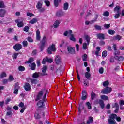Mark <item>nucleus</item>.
Masks as SVG:
<instances>
[{"label":"nucleus","instance_id":"f03ea898","mask_svg":"<svg viewBox=\"0 0 124 124\" xmlns=\"http://www.w3.org/2000/svg\"><path fill=\"white\" fill-rule=\"evenodd\" d=\"M114 11L117 13L114 15L115 19H119L121 14V7L120 6H116L114 9Z\"/></svg>","mask_w":124,"mask_h":124},{"label":"nucleus","instance_id":"aec40b11","mask_svg":"<svg viewBox=\"0 0 124 124\" xmlns=\"http://www.w3.org/2000/svg\"><path fill=\"white\" fill-rule=\"evenodd\" d=\"M37 105L38 106L39 108H41L42 107H43V106H44V101H42V100H40Z\"/></svg>","mask_w":124,"mask_h":124},{"label":"nucleus","instance_id":"4be33fe9","mask_svg":"<svg viewBox=\"0 0 124 124\" xmlns=\"http://www.w3.org/2000/svg\"><path fill=\"white\" fill-rule=\"evenodd\" d=\"M62 0H54V5L55 7L59 6V3H61Z\"/></svg>","mask_w":124,"mask_h":124},{"label":"nucleus","instance_id":"ea45409f","mask_svg":"<svg viewBox=\"0 0 124 124\" xmlns=\"http://www.w3.org/2000/svg\"><path fill=\"white\" fill-rule=\"evenodd\" d=\"M108 32L110 35H114V34L115 33V31L112 29L108 30Z\"/></svg>","mask_w":124,"mask_h":124},{"label":"nucleus","instance_id":"6ab92c4d","mask_svg":"<svg viewBox=\"0 0 124 124\" xmlns=\"http://www.w3.org/2000/svg\"><path fill=\"white\" fill-rule=\"evenodd\" d=\"M5 13H6V11L4 9H1L0 12V17L1 18H3L4 17V16L5 15Z\"/></svg>","mask_w":124,"mask_h":124},{"label":"nucleus","instance_id":"0eeeda50","mask_svg":"<svg viewBox=\"0 0 124 124\" xmlns=\"http://www.w3.org/2000/svg\"><path fill=\"white\" fill-rule=\"evenodd\" d=\"M19 89H20V86H19V82H16L14 87V94H18V92H19Z\"/></svg>","mask_w":124,"mask_h":124},{"label":"nucleus","instance_id":"5fc2aeb1","mask_svg":"<svg viewBox=\"0 0 124 124\" xmlns=\"http://www.w3.org/2000/svg\"><path fill=\"white\" fill-rule=\"evenodd\" d=\"M27 16H28V17H34V14L28 12L27 13Z\"/></svg>","mask_w":124,"mask_h":124},{"label":"nucleus","instance_id":"69168bd1","mask_svg":"<svg viewBox=\"0 0 124 124\" xmlns=\"http://www.w3.org/2000/svg\"><path fill=\"white\" fill-rule=\"evenodd\" d=\"M104 27L105 28V29H109L110 28V24H104Z\"/></svg>","mask_w":124,"mask_h":124},{"label":"nucleus","instance_id":"bb28decb","mask_svg":"<svg viewBox=\"0 0 124 124\" xmlns=\"http://www.w3.org/2000/svg\"><path fill=\"white\" fill-rule=\"evenodd\" d=\"M40 74V73H39V72L34 73L32 75V78H34V79H37V78H38V77H39Z\"/></svg>","mask_w":124,"mask_h":124},{"label":"nucleus","instance_id":"a211bd4d","mask_svg":"<svg viewBox=\"0 0 124 124\" xmlns=\"http://www.w3.org/2000/svg\"><path fill=\"white\" fill-rule=\"evenodd\" d=\"M85 77L87 79V80H91L92 78V76L91 75V73L89 72H86L85 73Z\"/></svg>","mask_w":124,"mask_h":124},{"label":"nucleus","instance_id":"4c0bfd02","mask_svg":"<svg viewBox=\"0 0 124 124\" xmlns=\"http://www.w3.org/2000/svg\"><path fill=\"white\" fill-rule=\"evenodd\" d=\"M103 15V16H104V17H109V15H110V13L106 11L104 12Z\"/></svg>","mask_w":124,"mask_h":124},{"label":"nucleus","instance_id":"c9c22d12","mask_svg":"<svg viewBox=\"0 0 124 124\" xmlns=\"http://www.w3.org/2000/svg\"><path fill=\"white\" fill-rule=\"evenodd\" d=\"M88 46H89V45H88V43H84L82 46V49H83V50H87Z\"/></svg>","mask_w":124,"mask_h":124},{"label":"nucleus","instance_id":"13d9d810","mask_svg":"<svg viewBox=\"0 0 124 124\" xmlns=\"http://www.w3.org/2000/svg\"><path fill=\"white\" fill-rule=\"evenodd\" d=\"M23 47H27L28 46V42L27 41H24L22 42Z\"/></svg>","mask_w":124,"mask_h":124},{"label":"nucleus","instance_id":"6e6d98bb","mask_svg":"<svg viewBox=\"0 0 124 124\" xmlns=\"http://www.w3.org/2000/svg\"><path fill=\"white\" fill-rule=\"evenodd\" d=\"M102 55L103 58H105L107 56V51L106 50L103 51Z\"/></svg>","mask_w":124,"mask_h":124},{"label":"nucleus","instance_id":"4468645a","mask_svg":"<svg viewBox=\"0 0 124 124\" xmlns=\"http://www.w3.org/2000/svg\"><path fill=\"white\" fill-rule=\"evenodd\" d=\"M64 15V12L62 10H60L56 13L57 17H62Z\"/></svg>","mask_w":124,"mask_h":124},{"label":"nucleus","instance_id":"a19ab883","mask_svg":"<svg viewBox=\"0 0 124 124\" xmlns=\"http://www.w3.org/2000/svg\"><path fill=\"white\" fill-rule=\"evenodd\" d=\"M82 61H83V62H87V60L88 59V55H87L86 54H84L82 57Z\"/></svg>","mask_w":124,"mask_h":124},{"label":"nucleus","instance_id":"338daca9","mask_svg":"<svg viewBox=\"0 0 124 124\" xmlns=\"http://www.w3.org/2000/svg\"><path fill=\"white\" fill-rule=\"evenodd\" d=\"M39 12L43 13L45 11V8L41 7L40 9H38Z\"/></svg>","mask_w":124,"mask_h":124},{"label":"nucleus","instance_id":"603ef678","mask_svg":"<svg viewBox=\"0 0 124 124\" xmlns=\"http://www.w3.org/2000/svg\"><path fill=\"white\" fill-rule=\"evenodd\" d=\"M55 61L56 64H60V63L61 62V59L59 58V57L57 56V58L55 59Z\"/></svg>","mask_w":124,"mask_h":124},{"label":"nucleus","instance_id":"6e6552de","mask_svg":"<svg viewBox=\"0 0 124 124\" xmlns=\"http://www.w3.org/2000/svg\"><path fill=\"white\" fill-rule=\"evenodd\" d=\"M67 49L69 54H71V55L75 54V47L74 46H68Z\"/></svg>","mask_w":124,"mask_h":124},{"label":"nucleus","instance_id":"1a4fd4ad","mask_svg":"<svg viewBox=\"0 0 124 124\" xmlns=\"http://www.w3.org/2000/svg\"><path fill=\"white\" fill-rule=\"evenodd\" d=\"M22 45L21 44H16L15 45L13 46V49L15 51H20L22 49Z\"/></svg>","mask_w":124,"mask_h":124},{"label":"nucleus","instance_id":"2f4dec72","mask_svg":"<svg viewBox=\"0 0 124 124\" xmlns=\"http://www.w3.org/2000/svg\"><path fill=\"white\" fill-rule=\"evenodd\" d=\"M94 27L95 30H97V31H101L102 30V27L100 25L95 24L94 25Z\"/></svg>","mask_w":124,"mask_h":124},{"label":"nucleus","instance_id":"39448f33","mask_svg":"<svg viewBox=\"0 0 124 124\" xmlns=\"http://www.w3.org/2000/svg\"><path fill=\"white\" fill-rule=\"evenodd\" d=\"M112 92V88L107 86L105 88H104L101 91V93L103 94H108V93H110Z\"/></svg>","mask_w":124,"mask_h":124},{"label":"nucleus","instance_id":"864d4df0","mask_svg":"<svg viewBox=\"0 0 124 124\" xmlns=\"http://www.w3.org/2000/svg\"><path fill=\"white\" fill-rule=\"evenodd\" d=\"M29 30H30V28L28 26H25L24 28L23 29V31H25V32H28Z\"/></svg>","mask_w":124,"mask_h":124},{"label":"nucleus","instance_id":"f3484780","mask_svg":"<svg viewBox=\"0 0 124 124\" xmlns=\"http://www.w3.org/2000/svg\"><path fill=\"white\" fill-rule=\"evenodd\" d=\"M36 34V38L38 41H39L40 40V38H41V37L40 36V31H39V29L37 30Z\"/></svg>","mask_w":124,"mask_h":124},{"label":"nucleus","instance_id":"f8f14e48","mask_svg":"<svg viewBox=\"0 0 124 124\" xmlns=\"http://www.w3.org/2000/svg\"><path fill=\"white\" fill-rule=\"evenodd\" d=\"M24 88L25 91L29 92V91H31V84L28 82H26L24 85Z\"/></svg>","mask_w":124,"mask_h":124},{"label":"nucleus","instance_id":"393cba45","mask_svg":"<svg viewBox=\"0 0 124 124\" xmlns=\"http://www.w3.org/2000/svg\"><path fill=\"white\" fill-rule=\"evenodd\" d=\"M93 117L90 116L89 120L86 122V124H93Z\"/></svg>","mask_w":124,"mask_h":124},{"label":"nucleus","instance_id":"3c124183","mask_svg":"<svg viewBox=\"0 0 124 124\" xmlns=\"http://www.w3.org/2000/svg\"><path fill=\"white\" fill-rule=\"evenodd\" d=\"M47 71V66H44L42 68V72L43 73H45Z\"/></svg>","mask_w":124,"mask_h":124},{"label":"nucleus","instance_id":"423d86ee","mask_svg":"<svg viewBox=\"0 0 124 124\" xmlns=\"http://www.w3.org/2000/svg\"><path fill=\"white\" fill-rule=\"evenodd\" d=\"M94 104H99L101 109H104V107L105 106V104H104V101L102 99H96V100L94 101Z\"/></svg>","mask_w":124,"mask_h":124},{"label":"nucleus","instance_id":"8fccbe9b","mask_svg":"<svg viewBox=\"0 0 124 124\" xmlns=\"http://www.w3.org/2000/svg\"><path fill=\"white\" fill-rule=\"evenodd\" d=\"M46 61L47 62H49V63H52V62H53V60L51 58H46Z\"/></svg>","mask_w":124,"mask_h":124},{"label":"nucleus","instance_id":"72a5a7b5","mask_svg":"<svg viewBox=\"0 0 124 124\" xmlns=\"http://www.w3.org/2000/svg\"><path fill=\"white\" fill-rule=\"evenodd\" d=\"M33 61H34L33 58L31 57L29 59L28 61L25 62V63H27L28 64L30 63H31V62H33Z\"/></svg>","mask_w":124,"mask_h":124},{"label":"nucleus","instance_id":"5701e85b","mask_svg":"<svg viewBox=\"0 0 124 124\" xmlns=\"http://www.w3.org/2000/svg\"><path fill=\"white\" fill-rule=\"evenodd\" d=\"M85 39L88 43V45H89L90 42H91V37L88 35H85Z\"/></svg>","mask_w":124,"mask_h":124},{"label":"nucleus","instance_id":"dca6fc26","mask_svg":"<svg viewBox=\"0 0 124 124\" xmlns=\"http://www.w3.org/2000/svg\"><path fill=\"white\" fill-rule=\"evenodd\" d=\"M97 37L98 39H102V40L105 39V35L104 33H99L97 35Z\"/></svg>","mask_w":124,"mask_h":124},{"label":"nucleus","instance_id":"a878e982","mask_svg":"<svg viewBox=\"0 0 124 124\" xmlns=\"http://www.w3.org/2000/svg\"><path fill=\"white\" fill-rule=\"evenodd\" d=\"M31 84H34V85H36L37 83H38V81L37 79H35L34 78H30Z\"/></svg>","mask_w":124,"mask_h":124},{"label":"nucleus","instance_id":"de8ad7c7","mask_svg":"<svg viewBox=\"0 0 124 124\" xmlns=\"http://www.w3.org/2000/svg\"><path fill=\"white\" fill-rule=\"evenodd\" d=\"M103 87H107V86H109V81L106 80L103 83Z\"/></svg>","mask_w":124,"mask_h":124},{"label":"nucleus","instance_id":"052dcab7","mask_svg":"<svg viewBox=\"0 0 124 124\" xmlns=\"http://www.w3.org/2000/svg\"><path fill=\"white\" fill-rule=\"evenodd\" d=\"M97 18H98V15L96 14L95 15V18L94 19L91 21L92 23H94V22H96L97 20Z\"/></svg>","mask_w":124,"mask_h":124},{"label":"nucleus","instance_id":"58836bf2","mask_svg":"<svg viewBox=\"0 0 124 124\" xmlns=\"http://www.w3.org/2000/svg\"><path fill=\"white\" fill-rule=\"evenodd\" d=\"M68 3L67 2H65L63 4V9L64 10H67V9H68Z\"/></svg>","mask_w":124,"mask_h":124},{"label":"nucleus","instance_id":"c85d7f7f","mask_svg":"<svg viewBox=\"0 0 124 124\" xmlns=\"http://www.w3.org/2000/svg\"><path fill=\"white\" fill-rule=\"evenodd\" d=\"M101 100L106 101V100H109V97L105 95H102L101 96Z\"/></svg>","mask_w":124,"mask_h":124},{"label":"nucleus","instance_id":"0e129e2a","mask_svg":"<svg viewBox=\"0 0 124 124\" xmlns=\"http://www.w3.org/2000/svg\"><path fill=\"white\" fill-rule=\"evenodd\" d=\"M4 8V3L3 1H0V8Z\"/></svg>","mask_w":124,"mask_h":124},{"label":"nucleus","instance_id":"7c9ffc66","mask_svg":"<svg viewBox=\"0 0 124 124\" xmlns=\"http://www.w3.org/2000/svg\"><path fill=\"white\" fill-rule=\"evenodd\" d=\"M42 4H43L42 2H40V1L38 2L36 5V8L37 9H39L41 8V7H42Z\"/></svg>","mask_w":124,"mask_h":124},{"label":"nucleus","instance_id":"473e14b6","mask_svg":"<svg viewBox=\"0 0 124 124\" xmlns=\"http://www.w3.org/2000/svg\"><path fill=\"white\" fill-rule=\"evenodd\" d=\"M81 108H82V109H85V106H84V105H83V103H80L79 104V107L78 108V112L79 113H81V112H82V110H81Z\"/></svg>","mask_w":124,"mask_h":124},{"label":"nucleus","instance_id":"4d7b16f0","mask_svg":"<svg viewBox=\"0 0 124 124\" xmlns=\"http://www.w3.org/2000/svg\"><path fill=\"white\" fill-rule=\"evenodd\" d=\"M46 5V6H47V7H49V6H50V1L49 0H46L45 1H44Z\"/></svg>","mask_w":124,"mask_h":124},{"label":"nucleus","instance_id":"680f3d73","mask_svg":"<svg viewBox=\"0 0 124 124\" xmlns=\"http://www.w3.org/2000/svg\"><path fill=\"white\" fill-rule=\"evenodd\" d=\"M99 72L100 74H102L103 72H104V69L103 68V67H102L100 68L99 69Z\"/></svg>","mask_w":124,"mask_h":124},{"label":"nucleus","instance_id":"cd10ccee","mask_svg":"<svg viewBox=\"0 0 124 124\" xmlns=\"http://www.w3.org/2000/svg\"><path fill=\"white\" fill-rule=\"evenodd\" d=\"M113 40H118L120 41L122 39V36L119 35H117L114 36L113 38Z\"/></svg>","mask_w":124,"mask_h":124},{"label":"nucleus","instance_id":"20e7f679","mask_svg":"<svg viewBox=\"0 0 124 124\" xmlns=\"http://www.w3.org/2000/svg\"><path fill=\"white\" fill-rule=\"evenodd\" d=\"M46 43V36H44L40 42V44H41L40 46V52H42V51L44 50Z\"/></svg>","mask_w":124,"mask_h":124},{"label":"nucleus","instance_id":"f704fd0d","mask_svg":"<svg viewBox=\"0 0 124 124\" xmlns=\"http://www.w3.org/2000/svg\"><path fill=\"white\" fill-rule=\"evenodd\" d=\"M59 25H60V21L56 20L53 24V27L54 28H58V27H59Z\"/></svg>","mask_w":124,"mask_h":124},{"label":"nucleus","instance_id":"37998d69","mask_svg":"<svg viewBox=\"0 0 124 124\" xmlns=\"http://www.w3.org/2000/svg\"><path fill=\"white\" fill-rule=\"evenodd\" d=\"M34 116L35 119H36V120H38V119H40V118H41V116H40V115H39V113H35L34 114Z\"/></svg>","mask_w":124,"mask_h":124},{"label":"nucleus","instance_id":"c03bdc74","mask_svg":"<svg viewBox=\"0 0 124 124\" xmlns=\"http://www.w3.org/2000/svg\"><path fill=\"white\" fill-rule=\"evenodd\" d=\"M18 70L19 71H25V70H26V68H25V67L22 66H19L18 67Z\"/></svg>","mask_w":124,"mask_h":124},{"label":"nucleus","instance_id":"bf43d9fd","mask_svg":"<svg viewBox=\"0 0 124 124\" xmlns=\"http://www.w3.org/2000/svg\"><path fill=\"white\" fill-rule=\"evenodd\" d=\"M8 80L10 81V82H12V81H14V78H13V76L12 75H10L9 76Z\"/></svg>","mask_w":124,"mask_h":124},{"label":"nucleus","instance_id":"e433bc0d","mask_svg":"<svg viewBox=\"0 0 124 124\" xmlns=\"http://www.w3.org/2000/svg\"><path fill=\"white\" fill-rule=\"evenodd\" d=\"M17 27H18V28H22V27H24V22L23 21L17 22Z\"/></svg>","mask_w":124,"mask_h":124},{"label":"nucleus","instance_id":"c756f323","mask_svg":"<svg viewBox=\"0 0 124 124\" xmlns=\"http://www.w3.org/2000/svg\"><path fill=\"white\" fill-rule=\"evenodd\" d=\"M35 23H37V18H34L29 21L30 24H35Z\"/></svg>","mask_w":124,"mask_h":124},{"label":"nucleus","instance_id":"7ed1b4c3","mask_svg":"<svg viewBox=\"0 0 124 124\" xmlns=\"http://www.w3.org/2000/svg\"><path fill=\"white\" fill-rule=\"evenodd\" d=\"M57 48H56V45L52 44L48 47L47 52L48 54H52V52H56Z\"/></svg>","mask_w":124,"mask_h":124},{"label":"nucleus","instance_id":"a18cd8bd","mask_svg":"<svg viewBox=\"0 0 124 124\" xmlns=\"http://www.w3.org/2000/svg\"><path fill=\"white\" fill-rule=\"evenodd\" d=\"M86 106L88 107V108L89 110H91L92 109V105H91V103H90V102H87L86 103Z\"/></svg>","mask_w":124,"mask_h":124},{"label":"nucleus","instance_id":"ddd939ff","mask_svg":"<svg viewBox=\"0 0 124 124\" xmlns=\"http://www.w3.org/2000/svg\"><path fill=\"white\" fill-rule=\"evenodd\" d=\"M42 95H43V91H39L38 95H37L36 99L35 100V101H38V100H39V99H40V98H41V97L42 96Z\"/></svg>","mask_w":124,"mask_h":124},{"label":"nucleus","instance_id":"79ce46f5","mask_svg":"<svg viewBox=\"0 0 124 124\" xmlns=\"http://www.w3.org/2000/svg\"><path fill=\"white\" fill-rule=\"evenodd\" d=\"M70 40H71L72 41H74V42H75L76 41V38L74 37V35L71 34L70 37Z\"/></svg>","mask_w":124,"mask_h":124},{"label":"nucleus","instance_id":"774afa93","mask_svg":"<svg viewBox=\"0 0 124 124\" xmlns=\"http://www.w3.org/2000/svg\"><path fill=\"white\" fill-rule=\"evenodd\" d=\"M12 111H8L6 113V116H12Z\"/></svg>","mask_w":124,"mask_h":124},{"label":"nucleus","instance_id":"412c9836","mask_svg":"<svg viewBox=\"0 0 124 124\" xmlns=\"http://www.w3.org/2000/svg\"><path fill=\"white\" fill-rule=\"evenodd\" d=\"M29 67H30L31 70H35L36 68V64L35 63L33 62L31 64L29 65Z\"/></svg>","mask_w":124,"mask_h":124},{"label":"nucleus","instance_id":"b1692460","mask_svg":"<svg viewBox=\"0 0 124 124\" xmlns=\"http://www.w3.org/2000/svg\"><path fill=\"white\" fill-rule=\"evenodd\" d=\"M91 100H94V99L96 97V94L93 92V91H92L91 93Z\"/></svg>","mask_w":124,"mask_h":124},{"label":"nucleus","instance_id":"09e8293b","mask_svg":"<svg viewBox=\"0 0 124 124\" xmlns=\"http://www.w3.org/2000/svg\"><path fill=\"white\" fill-rule=\"evenodd\" d=\"M19 55V53H15L13 54V55H12V58L13 59H15L16 60V59H17V58H18V55Z\"/></svg>","mask_w":124,"mask_h":124},{"label":"nucleus","instance_id":"9d476101","mask_svg":"<svg viewBox=\"0 0 124 124\" xmlns=\"http://www.w3.org/2000/svg\"><path fill=\"white\" fill-rule=\"evenodd\" d=\"M81 99L82 100H87L88 98V93L86 90H83L82 92Z\"/></svg>","mask_w":124,"mask_h":124},{"label":"nucleus","instance_id":"e2e57ef3","mask_svg":"<svg viewBox=\"0 0 124 124\" xmlns=\"http://www.w3.org/2000/svg\"><path fill=\"white\" fill-rule=\"evenodd\" d=\"M10 101H11V99L7 98L5 101V104H8Z\"/></svg>","mask_w":124,"mask_h":124},{"label":"nucleus","instance_id":"2eb2a0df","mask_svg":"<svg viewBox=\"0 0 124 124\" xmlns=\"http://www.w3.org/2000/svg\"><path fill=\"white\" fill-rule=\"evenodd\" d=\"M114 59L119 62H124V57L123 56L119 57L118 56H115Z\"/></svg>","mask_w":124,"mask_h":124},{"label":"nucleus","instance_id":"f257e3e1","mask_svg":"<svg viewBox=\"0 0 124 124\" xmlns=\"http://www.w3.org/2000/svg\"><path fill=\"white\" fill-rule=\"evenodd\" d=\"M121 122L122 121V118L120 116H118L117 114L112 113L109 116V119L108 120V124H118L116 122Z\"/></svg>","mask_w":124,"mask_h":124},{"label":"nucleus","instance_id":"9b49d317","mask_svg":"<svg viewBox=\"0 0 124 124\" xmlns=\"http://www.w3.org/2000/svg\"><path fill=\"white\" fill-rule=\"evenodd\" d=\"M113 48L114 50V56H115V57H116V56L120 55V50L117 49V45L116 44H113Z\"/></svg>","mask_w":124,"mask_h":124},{"label":"nucleus","instance_id":"49530a36","mask_svg":"<svg viewBox=\"0 0 124 124\" xmlns=\"http://www.w3.org/2000/svg\"><path fill=\"white\" fill-rule=\"evenodd\" d=\"M6 73H5L4 72H3L0 75V79H1V78H4V77H6Z\"/></svg>","mask_w":124,"mask_h":124}]
</instances>
